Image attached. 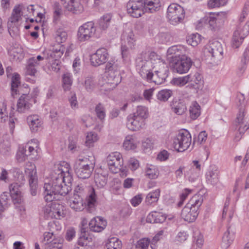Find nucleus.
Instances as JSON below:
<instances>
[{
	"label": "nucleus",
	"mask_w": 249,
	"mask_h": 249,
	"mask_svg": "<svg viewBox=\"0 0 249 249\" xmlns=\"http://www.w3.org/2000/svg\"><path fill=\"white\" fill-rule=\"evenodd\" d=\"M64 172H51L47 177L48 181L44 183V197L46 201L52 202L56 195L65 196L71 190V187L65 183Z\"/></svg>",
	"instance_id": "obj_1"
},
{
	"label": "nucleus",
	"mask_w": 249,
	"mask_h": 249,
	"mask_svg": "<svg viewBox=\"0 0 249 249\" xmlns=\"http://www.w3.org/2000/svg\"><path fill=\"white\" fill-rule=\"evenodd\" d=\"M159 55L151 51L142 52L136 60V68L142 79L149 81L151 80L154 65H156Z\"/></svg>",
	"instance_id": "obj_2"
},
{
	"label": "nucleus",
	"mask_w": 249,
	"mask_h": 249,
	"mask_svg": "<svg viewBox=\"0 0 249 249\" xmlns=\"http://www.w3.org/2000/svg\"><path fill=\"white\" fill-rule=\"evenodd\" d=\"M249 118L247 116V112L244 108H240L234 121L233 127L235 132L234 140L239 141L245 132L249 129L248 122Z\"/></svg>",
	"instance_id": "obj_3"
},
{
	"label": "nucleus",
	"mask_w": 249,
	"mask_h": 249,
	"mask_svg": "<svg viewBox=\"0 0 249 249\" xmlns=\"http://www.w3.org/2000/svg\"><path fill=\"white\" fill-rule=\"evenodd\" d=\"M107 83L110 88H115L121 81L119 67L117 62L114 60L108 61L106 66Z\"/></svg>",
	"instance_id": "obj_4"
},
{
	"label": "nucleus",
	"mask_w": 249,
	"mask_h": 249,
	"mask_svg": "<svg viewBox=\"0 0 249 249\" xmlns=\"http://www.w3.org/2000/svg\"><path fill=\"white\" fill-rule=\"evenodd\" d=\"M151 80L149 82H153L157 85H160L164 82L168 75V68L166 64L163 60L160 59V56L156 62V65L153 67Z\"/></svg>",
	"instance_id": "obj_5"
},
{
	"label": "nucleus",
	"mask_w": 249,
	"mask_h": 249,
	"mask_svg": "<svg viewBox=\"0 0 249 249\" xmlns=\"http://www.w3.org/2000/svg\"><path fill=\"white\" fill-rule=\"evenodd\" d=\"M191 136L188 131L179 132L173 139L172 146L178 152H183L187 150L191 143Z\"/></svg>",
	"instance_id": "obj_6"
},
{
	"label": "nucleus",
	"mask_w": 249,
	"mask_h": 249,
	"mask_svg": "<svg viewBox=\"0 0 249 249\" xmlns=\"http://www.w3.org/2000/svg\"><path fill=\"white\" fill-rule=\"evenodd\" d=\"M185 12L181 6L176 4H171L167 8V18L170 23L176 25L184 18Z\"/></svg>",
	"instance_id": "obj_7"
},
{
	"label": "nucleus",
	"mask_w": 249,
	"mask_h": 249,
	"mask_svg": "<svg viewBox=\"0 0 249 249\" xmlns=\"http://www.w3.org/2000/svg\"><path fill=\"white\" fill-rule=\"evenodd\" d=\"M249 33V21H247L244 26L240 24L233 33L231 41V47L235 49L238 48Z\"/></svg>",
	"instance_id": "obj_8"
},
{
	"label": "nucleus",
	"mask_w": 249,
	"mask_h": 249,
	"mask_svg": "<svg viewBox=\"0 0 249 249\" xmlns=\"http://www.w3.org/2000/svg\"><path fill=\"white\" fill-rule=\"evenodd\" d=\"M96 27L92 21L87 22L79 27L77 36L80 41H85L98 36L96 34Z\"/></svg>",
	"instance_id": "obj_9"
},
{
	"label": "nucleus",
	"mask_w": 249,
	"mask_h": 249,
	"mask_svg": "<svg viewBox=\"0 0 249 249\" xmlns=\"http://www.w3.org/2000/svg\"><path fill=\"white\" fill-rule=\"evenodd\" d=\"M193 62L186 55H181L178 59L173 60L172 67L174 72L179 74L186 73L190 69Z\"/></svg>",
	"instance_id": "obj_10"
},
{
	"label": "nucleus",
	"mask_w": 249,
	"mask_h": 249,
	"mask_svg": "<svg viewBox=\"0 0 249 249\" xmlns=\"http://www.w3.org/2000/svg\"><path fill=\"white\" fill-rule=\"evenodd\" d=\"M204 53L211 59L214 60L216 58H220L223 54V48L221 44L217 40L210 41L204 50Z\"/></svg>",
	"instance_id": "obj_11"
},
{
	"label": "nucleus",
	"mask_w": 249,
	"mask_h": 249,
	"mask_svg": "<svg viewBox=\"0 0 249 249\" xmlns=\"http://www.w3.org/2000/svg\"><path fill=\"white\" fill-rule=\"evenodd\" d=\"M143 0H130L127 3V11L132 17L138 18L145 12Z\"/></svg>",
	"instance_id": "obj_12"
},
{
	"label": "nucleus",
	"mask_w": 249,
	"mask_h": 249,
	"mask_svg": "<svg viewBox=\"0 0 249 249\" xmlns=\"http://www.w3.org/2000/svg\"><path fill=\"white\" fill-rule=\"evenodd\" d=\"M107 162L110 171H125L123 168V159L119 152H115L110 154L107 157Z\"/></svg>",
	"instance_id": "obj_13"
},
{
	"label": "nucleus",
	"mask_w": 249,
	"mask_h": 249,
	"mask_svg": "<svg viewBox=\"0 0 249 249\" xmlns=\"http://www.w3.org/2000/svg\"><path fill=\"white\" fill-rule=\"evenodd\" d=\"M109 58L107 50L105 48L98 49L90 56V62L93 66H98L105 63Z\"/></svg>",
	"instance_id": "obj_14"
},
{
	"label": "nucleus",
	"mask_w": 249,
	"mask_h": 249,
	"mask_svg": "<svg viewBox=\"0 0 249 249\" xmlns=\"http://www.w3.org/2000/svg\"><path fill=\"white\" fill-rule=\"evenodd\" d=\"M39 148V142L36 139H33L29 142L25 147H20L21 150H23V153H25V156L27 159L28 157H31L30 159H36L38 152Z\"/></svg>",
	"instance_id": "obj_15"
},
{
	"label": "nucleus",
	"mask_w": 249,
	"mask_h": 249,
	"mask_svg": "<svg viewBox=\"0 0 249 249\" xmlns=\"http://www.w3.org/2000/svg\"><path fill=\"white\" fill-rule=\"evenodd\" d=\"M44 59V57L38 55L36 57H32L28 60L26 66V73L27 75L35 76L37 72V68L40 64V61Z\"/></svg>",
	"instance_id": "obj_16"
},
{
	"label": "nucleus",
	"mask_w": 249,
	"mask_h": 249,
	"mask_svg": "<svg viewBox=\"0 0 249 249\" xmlns=\"http://www.w3.org/2000/svg\"><path fill=\"white\" fill-rule=\"evenodd\" d=\"M107 222L103 217L97 216L92 218L89 224V228L94 232H101L107 226Z\"/></svg>",
	"instance_id": "obj_17"
},
{
	"label": "nucleus",
	"mask_w": 249,
	"mask_h": 249,
	"mask_svg": "<svg viewBox=\"0 0 249 249\" xmlns=\"http://www.w3.org/2000/svg\"><path fill=\"white\" fill-rule=\"evenodd\" d=\"M81 235L78 240V244L74 249H91L89 243L91 241V238L87 233L85 228L81 229Z\"/></svg>",
	"instance_id": "obj_18"
},
{
	"label": "nucleus",
	"mask_w": 249,
	"mask_h": 249,
	"mask_svg": "<svg viewBox=\"0 0 249 249\" xmlns=\"http://www.w3.org/2000/svg\"><path fill=\"white\" fill-rule=\"evenodd\" d=\"M127 126L132 131H137L143 128L145 125V122L142 119L139 118L133 115L127 117Z\"/></svg>",
	"instance_id": "obj_19"
},
{
	"label": "nucleus",
	"mask_w": 249,
	"mask_h": 249,
	"mask_svg": "<svg viewBox=\"0 0 249 249\" xmlns=\"http://www.w3.org/2000/svg\"><path fill=\"white\" fill-rule=\"evenodd\" d=\"M70 207L75 211H81L84 209L83 200L79 194L73 193L68 200Z\"/></svg>",
	"instance_id": "obj_20"
},
{
	"label": "nucleus",
	"mask_w": 249,
	"mask_h": 249,
	"mask_svg": "<svg viewBox=\"0 0 249 249\" xmlns=\"http://www.w3.org/2000/svg\"><path fill=\"white\" fill-rule=\"evenodd\" d=\"M172 111L178 115H182L187 110L184 101L182 99H174L170 105Z\"/></svg>",
	"instance_id": "obj_21"
},
{
	"label": "nucleus",
	"mask_w": 249,
	"mask_h": 249,
	"mask_svg": "<svg viewBox=\"0 0 249 249\" xmlns=\"http://www.w3.org/2000/svg\"><path fill=\"white\" fill-rule=\"evenodd\" d=\"M9 190L14 204H20L23 201V196L18 183H12L9 186Z\"/></svg>",
	"instance_id": "obj_22"
},
{
	"label": "nucleus",
	"mask_w": 249,
	"mask_h": 249,
	"mask_svg": "<svg viewBox=\"0 0 249 249\" xmlns=\"http://www.w3.org/2000/svg\"><path fill=\"white\" fill-rule=\"evenodd\" d=\"M198 212L195 209L186 205L182 210L181 216L183 219L188 222H192L196 218Z\"/></svg>",
	"instance_id": "obj_23"
},
{
	"label": "nucleus",
	"mask_w": 249,
	"mask_h": 249,
	"mask_svg": "<svg viewBox=\"0 0 249 249\" xmlns=\"http://www.w3.org/2000/svg\"><path fill=\"white\" fill-rule=\"evenodd\" d=\"M27 121L31 130L33 132H37L41 128V121L37 115L29 116L27 118Z\"/></svg>",
	"instance_id": "obj_24"
},
{
	"label": "nucleus",
	"mask_w": 249,
	"mask_h": 249,
	"mask_svg": "<svg viewBox=\"0 0 249 249\" xmlns=\"http://www.w3.org/2000/svg\"><path fill=\"white\" fill-rule=\"evenodd\" d=\"M64 7L75 14H80L84 11L83 6L79 0H72L67 4H65Z\"/></svg>",
	"instance_id": "obj_25"
},
{
	"label": "nucleus",
	"mask_w": 249,
	"mask_h": 249,
	"mask_svg": "<svg viewBox=\"0 0 249 249\" xmlns=\"http://www.w3.org/2000/svg\"><path fill=\"white\" fill-rule=\"evenodd\" d=\"M122 40L126 42L130 48H133L135 44L136 38L131 29H127L124 31L122 35Z\"/></svg>",
	"instance_id": "obj_26"
},
{
	"label": "nucleus",
	"mask_w": 249,
	"mask_h": 249,
	"mask_svg": "<svg viewBox=\"0 0 249 249\" xmlns=\"http://www.w3.org/2000/svg\"><path fill=\"white\" fill-rule=\"evenodd\" d=\"M27 97V95L23 94L19 98L17 103V111L18 112H25L30 108L31 104L29 103Z\"/></svg>",
	"instance_id": "obj_27"
},
{
	"label": "nucleus",
	"mask_w": 249,
	"mask_h": 249,
	"mask_svg": "<svg viewBox=\"0 0 249 249\" xmlns=\"http://www.w3.org/2000/svg\"><path fill=\"white\" fill-rule=\"evenodd\" d=\"M144 12L153 13L157 11L160 6V0H143Z\"/></svg>",
	"instance_id": "obj_28"
},
{
	"label": "nucleus",
	"mask_w": 249,
	"mask_h": 249,
	"mask_svg": "<svg viewBox=\"0 0 249 249\" xmlns=\"http://www.w3.org/2000/svg\"><path fill=\"white\" fill-rule=\"evenodd\" d=\"M28 181L30 187V191L32 196L36 195L38 178L36 172H29Z\"/></svg>",
	"instance_id": "obj_29"
},
{
	"label": "nucleus",
	"mask_w": 249,
	"mask_h": 249,
	"mask_svg": "<svg viewBox=\"0 0 249 249\" xmlns=\"http://www.w3.org/2000/svg\"><path fill=\"white\" fill-rule=\"evenodd\" d=\"M20 75L17 73H14L11 77V95L13 97H14L16 95L19 94L18 89L20 85Z\"/></svg>",
	"instance_id": "obj_30"
},
{
	"label": "nucleus",
	"mask_w": 249,
	"mask_h": 249,
	"mask_svg": "<svg viewBox=\"0 0 249 249\" xmlns=\"http://www.w3.org/2000/svg\"><path fill=\"white\" fill-rule=\"evenodd\" d=\"M203 202V196L202 195H195L191 198L186 205L193 209H195L196 211H198Z\"/></svg>",
	"instance_id": "obj_31"
},
{
	"label": "nucleus",
	"mask_w": 249,
	"mask_h": 249,
	"mask_svg": "<svg viewBox=\"0 0 249 249\" xmlns=\"http://www.w3.org/2000/svg\"><path fill=\"white\" fill-rule=\"evenodd\" d=\"M166 216L160 213L152 212L150 213L146 218L147 222L150 223H162L166 220Z\"/></svg>",
	"instance_id": "obj_32"
},
{
	"label": "nucleus",
	"mask_w": 249,
	"mask_h": 249,
	"mask_svg": "<svg viewBox=\"0 0 249 249\" xmlns=\"http://www.w3.org/2000/svg\"><path fill=\"white\" fill-rule=\"evenodd\" d=\"M94 177L95 182L97 185L102 187L107 184L108 174L107 172H96L94 174Z\"/></svg>",
	"instance_id": "obj_33"
},
{
	"label": "nucleus",
	"mask_w": 249,
	"mask_h": 249,
	"mask_svg": "<svg viewBox=\"0 0 249 249\" xmlns=\"http://www.w3.org/2000/svg\"><path fill=\"white\" fill-rule=\"evenodd\" d=\"M52 218L60 219L64 215L63 207L56 202H53Z\"/></svg>",
	"instance_id": "obj_34"
},
{
	"label": "nucleus",
	"mask_w": 249,
	"mask_h": 249,
	"mask_svg": "<svg viewBox=\"0 0 249 249\" xmlns=\"http://www.w3.org/2000/svg\"><path fill=\"white\" fill-rule=\"evenodd\" d=\"M137 141L135 136L128 135L125 138L123 143L124 148L127 150H133L136 148Z\"/></svg>",
	"instance_id": "obj_35"
},
{
	"label": "nucleus",
	"mask_w": 249,
	"mask_h": 249,
	"mask_svg": "<svg viewBox=\"0 0 249 249\" xmlns=\"http://www.w3.org/2000/svg\"><path fill=\"white\" fill-rule=\"evenodd\" d=\"M208 20L209 28L213 31L218 30L223 24V20L217 18L210 17Z\"/></svg>",
	"instance_id": "obj_36"
},
{
	"label": "nucleus",
	"mask_w": 249,
	"mask_h": 249,
	"mask_svg": "<svg viewBox=\"0 0 249 249\" xmlns=\"http://www.w3.org/2000/svg\"><path fill=\"white\" fill-rule=\"evenodd\" d=\"M63 242V239L60 237L53 238L46 245L45 249H62Z\"/></svg>",
	"instance_id": "obj_37"
},
{
	"label": "nucleus",
	"mask_w": 249,
	"mask_h": 249,
	"mask_svg": "<svg viewBox=\"0 0 249 249\" xmlns=\"http://www.w3.org/2000/svg\"><path fill=\"white\" fill-rule=\"evenodd\" d=\"M112 15L110 14L104 15L99 19V28L102 30H106L110 25Z\"/></svg>",
	"instance_id": "obj_38"
},
{
	"label": "nucleus",
	"mask_w": 249,
	"mask_h": 249,
	"mask_svg": "<svg viewBox=\"0 0 249 249\" xmlns=\"http://www.w3.org/2000/svg\"><path fill=\"white\" fill-rule=\"evenodd\" d=\"M181 47L180 46H173L168 49L167 54L168 56L170 55V58H172L173 60H175L176 59H178L179 57H181Z\"/></svg>",
	"instance_id": "obj_39"
},
{
	"label": "nucleus",
	"mask_w": 249,
	"mask_h": 249,
	"mask_svg": "<svg viewBox=\"0 0 249 249\" xmlns=\"http://www.w3.org/2000/svg\"><path fill=\"white\" fill-rule=\"evenodd\" d=\"M59 48L56 49L53 51H50L47 54V59L48 60H54L55 59L59 60L64 53V48L62 46H59Z\"/></svg>",
	"instance_id": "obj_40"
},
{
	"label": "nucleus",
	"mask_w": 249,
	"mask_h": 249,
	"mask_svg": "<svg viewBox=\"0 0 249 249\" xmlns=\"http://www.w3.org/2000/svg\"><path fill=\"white\" fill-rule=\"evenodd\" d=\"M160 196V189H156L155 191L147 194L145 199V202L148 205H151L152 203L158 201Z\"/></svg>",
	"instance_id": "obj_41"
},
{
	"label": "nucleus",
	"mask_w": 249,
	"mask_h": 249,
	"mask_svg": "<svg viewBox=\"0 0 249 249\" xmlns=\"http://www.w3.org/2000/svg\"><path fill=\"white\" fill-rule=\"evenodd\" d=\"M121 241L116 237L109 238L106 244L107 249H121Z\"/></svg>",
	"instance_id": "obj_42"
},
{
	"label": "nucleus",
	"mask_w": 249,
	"mask_h": 249,
	"mask_svg": "<svg viewBox=\"0 0 249 249\" xmlns=\"http://www.w3.org/2000/svg\"><path fill=\"white\" fill-rule=\"evenodd\" d=\"M21 9L19 6H16L13 10L11 16L9 18L8 22V26L10 25V23H13L17 22L19 21L21 18Z\"/></svg>",
	"instance_id": "obj_43"
},
{
	"label": "nucleus",
	"mask_w": 249,
	"mask_h": 249,
	"mask_svg": "<svg viewBox=\"0 0 249 249\" xmlns=\"http://www.w3.org/2000/svg\"><path fill=\"white\" fill-rule=\"evenodd\" d=\"M190 117L196 119L200 114V107L196 102H193L189 109Z\"/></svg>",
	"instance_id": "obj_44"
},
{
	"label": "nucleus",
	"mask_w": 249,
	"mask_h": 249,
	"mask_svg": "<svg viewBox=\"0 0 249 249\" xmlns=\"http://www.w3.org/2000/svg\"><path fill=\"white\" fill-rule=\"evenodd\" d=\"M173 94L172 90L164 89L159 91L157 95V99L161 102H166Z\"/></svg>",
	"instance_id": "obj_45"
},
{
	"label": "nucleus",
	"mask_w": 249,
	"mask_h": 249,
	"mask_svg": "<svg viewBox=\"0 0 249 249\" xmlns=\"http://www.w3.org/2000/svg\"><path fill=\"white\" fill-rule=\"evenodd\" d=\"M132 115L139 118L142 119V120L144 121L148 116V109L145 107L142 106H138L136 111Z\"/></svg>",
	"instance_id": "obj_46"
},
{
	"label": "nucleus",
	"mask_w": 249,
	"mask_h": 249,
	"mask_svg": "<svg viewBox=\"0 0 249 249\" xmlns=\"http://www.w3.org/2000/svg\"><path fill=\"white\" fill-rule=\"evenodd\" d=\"M63 88L65 91L70 90L72 84L71 75L69 73L63 74L62 77Z\"/></svg>",
	"instance_id": "obj_47"
},
{
	"label": "nucleus",
	"mask_w": 249,
	"mask_h": 249,
	"mask_svg": "<svg viewBox=\"0 0 249 249\" xmlns=\"http://www.w3.org/2000/svg\"><path fill=\"white\" fill-rule=\"evenodd\" d=\"M86 201L87 202L89 211L90 212H91L94 208L96 203V196L95 195L94 189H92L90 194L87 198Z\"/></svg>",
	"instance_id": "obj_48"
},
{
	"label": "nucleus",
	"mask_w": 249,
	"mask_h": 249,
	"mask_svg": "<svg viewBox=\"0 0 249 249\" xmlns=\"http://www.w3.org/2000/svg\"><path fill=\"white\" fill-rule=\"evenodd\" d=\"M249 60V57L248 55L247 52L243 53V57L241 60V65L239 66L237 72L238 75H241L246 71L247 65Z\"/></svg>",
	"instance_id": "obj_49"
},
{
	"label": "nucleus",
	"mask_w": 249,
	"mask_h": 249,
	"mask_svg": "<svg viewBox=\"0 0 249 249\" xmlns=\"http://www.w3.org/2000/svg\"><path fill=\"white\" fill-rule=\"evenodd\" d=\"M55 41L59 44L65 42L67 38V33L62 29H59L55 33Z\"/></svg>",
	"instance_id": "obj_50"
},
{
	"label": "nucleus",
	"mask_w": 249,
	"mask_h": 249,
	"mask_svg": "<svg viewBox=\"0 0 249 249\" xmlns=\"http://www.w3.org/2000/svg\"><path fill=\"white\" fill-rule=\"evenodd\" d=\"M189 82V76L188 75L177 78H174L172 80L173 84L176 86L182 87Z\"/></svg>",
	"instance_id": "obj_51"
},
{
	"label": "nucleus",
	"mask_w": 249,
	"mask_h": 249,
	"mask_svg": "<svg viewBox=\"0 0 249 249\" xmlns=\"http://www.w3.org/2000/svg\"><path fill=\"white\" fill-rule=\"evenodd\" d=\"M200 41L201 36L197 33L191 35L187 39L188 43L194 47L196 46L200 42Z\"/></svg>",
	"instance_id": "obj_52"
},
{
	"label": "nucleus",
	"mask_w": 249,
	"mask_h": 249,
	"mask_svg": "<svg viewBox=\"0 0 249 249\" xmlns=\"http://www.w3.org/2000/svg\"><path fill=\"white\" fill-rule=\"evenodd\" d=\"M232 242L231 235L230 234L229 229L224 233L222 238V245L223 248H228Z\"/></svg>",
	"instance_id": "obj_53"
},
{
	"label": "nucleus",
	"mask_w": 249,
	"mask_h": 249,
	"mask_svg": "<svg viewBox=\"0 0 249 249\" xmlns=\"http://www.w3.org/2000/svg\"><path fill=\"white\" fill-rule=\"evenodd\" d=\"M98 140L97 135L93 132H89L87 134L85 144L87 146L90 147L93 146L94 142Z\"/></svg>",
	"instance_id": "obj_54"
},
{
	"label": "nucleus",
	"mask_w": 249,
	"mask_h": 249,
	"mask_svg": "<svg viewBox=\"0 0 249 249\" xmlns=\"http://www.w3.org/2000/svg\"><path fill=\"white\" fill-rule=\"evenodd\" d=\"M54 168L58 171H70L71 166L68 162L65 161H61L55 164Z\"/></svg>",
	"instance_id": "obj_55"
},
{
	"label": "nucleus",
	"mask_w": 249,
	"mask_h": 249,
	"mask_svg": "<svg viewBox=\"0 0 249 249\" xmlns=\"http://www.w3.org/2000/svg\"><path fill=\"white\" fill-rule=\"evenodd\" d=\"M95 112L98 118L101 121L104 119L106 116V111L103 105L99 103L95 107Z\"/></svg>",
	"instance_id": "obj_56"
},
{
	"label": "nucleus",
	"mask_w": 249,
	"mask_h": 249,
	"mask_svg": "<svg viewBox=\"0 0 249 249\" xmlns=\"http://www.w3.org/2000/svg\"><path fill=\"white\" fill-rule=\"evenodd\" d=\"M53 202L46 205L42 208V212L44 217L47 219H52L53 213H52Z\"/></svg>",
	"instance_id": "obj_57"
},
{
	"label": "nucleus",
	"mask_w": 249,
	"mask_h": 249,
	"mask_svg": "<svg viewBox=\"0 0 249 249\" xmlns=\"http://www.w3.org/2000/svg\"><path fill=\"white\" fill-rule=\"evenodd\" d=\"M150 244L148 238H142L139 240L136 245L137 249H147Z\"/></svg>",
	"instance_id": "obj_58"
},
{
	"label": "nucleus",
	"mask_w": 249,
	"mask_h": 249,
	"mask_svg": "<svg viewBox=\"0 0 249 249\" xmlns=\"http://www.w3.org/2000/svg\"><path fill=\"white\" fill-rule=\"evenodd\" d=\"M85 87L86 89L89 91L92 90L94 87V82L93 77L88 76L85 81Z\"/></svg>",
	"instance_id": "obj_59"
},
{
	"label": "nucleus",
	"mask_w": 249,
	"mask_h": 249,
	"mask_svg": "<svg viewBox=\"0 0 249 249\" xmlns=\"http://www.w3.org/2000/svg\"><path fill=\"white\" fill-rule=\"evenodd\" d=\"M226 3V0H209L208 2V5L209 7L214 8L223 6Z\"/></svg>",
	"instance_id": "obj_60"
},
{
	"label": "nucleus",
	"mask_w": 249,
	"mask_h": 249,
	"mask_svg": "<svg viewBox=\"0 0 249 249\" xmlns=\"http://www.w3.org/2000/svg\"><path fill=\"white\" fill-rule=\"evenodd\" d=\"M206 177L207 180L212 184H215L218 181L217 174L215 172H207Z\"/></svg>",
	"instance_id": "obj_61"
},
{
	"label": "nucleus",
	"mask_w": 249,
	"mask_h": 249,
	"mask_svg": "<svg viewBox=\"0 0 249 249\" xmlns=\"http://www.w3.org/2000/svg\"><path fill=\"white\" fill-rule=\"evenodd\" d=\"M188 76H189V82H193L196 84H198L202 78V75L197 72L194 74H189Z\"/></svg>",
	"instance_id": "obj_62"
},
{
	"label": "nucleus",
	"mask_w": 249,
	"mask_h": 249,
	"mask_svg": "<svg viewBox=\"0 0 249 249\" xmlns=\"http://www.w3.org/2000/svg\"><path fill=\"white\" fill-rule=\"evenodd\" d=\"M11 54L16 60H20L23 57V51L20 48L13 49L11 52Z\"/></svg>",
	"instance_id": "obj_63"
},
{
	"label": "nucleus",
	"mask_w": 249,
	"mask_h": 249,
	"mask_svg": "<svg viewBox=\"0 0 249 249\" xmlns=\"http://www.w3.org/2000/svg\"><path fill=\"white\" fill-rule=\"evenodd\" d=\"M194 238L196 244L198 248H201L202 247L204 242L203 235L198 231L195 233Z\"/></svg>",
	"instance_id": "obj_64"
}]
</instances>
